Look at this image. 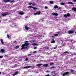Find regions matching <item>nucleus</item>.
Instances as JSON below:
<instances>
[{
  "label": "nucleus",
  "instance_id": "nucleus-48",
  "mask_svg": "<svg viewBox=\"0 0 76 76\" xmlns=\"http://www.w3.org/2000/svg\"><path fill=\"white\" fill-rule=\"evenodd\" d=\"M57 33L58 34H59L60 32H57Z\"/></svg>",
  "mask_w": 76,
  "mask_h": 76
},
{
  "label": "nucleus",
  "instance_id": "nucleus-28",
  "mask_svg": "<svg viewBox=\"0 0 76 76\" xmlns=\"http://www.w3.org/2000/svg\"><path fill=\"white\" fill-rule=\"evenodd\" d=\"M45 48H46V49H47V50H48V49H49V47H45Z\"/></svg>",
  "mask_w": 76,
  "mask_h": 76
},
{
  "label": "nucleus",
  "instance_id": "nucleus-11",
  "mask_svg": "<svg viewBox=\"0 0 76 76\" xmlns=\"http://www.w3.org/2000/svg\"><path fill=\"white\" fill-rule=\"evenodd\" d=\"M19 73V71H16L15 72L14 74H13V76H14L15 75H17Z\"/></svg>",
  "mask_w": 76,
  "mask_h": 76
},
{
  "label": "nucleus",
  "instance_id": "nucleus-20",
  "mask_svg": "<svg viewBox=\"0 0 76 76\" xmlns=\"http://www.w3.org/2000/svg\"><path fill=\"white\" fill-rule=\"evenodd\" d=\"M58 7L57 6V5H56L54 6V8L55 9H57V8H58Z\"/></svg>",
  "mask_w": 76,
  "mask_h": 76
},
{
  "label": "nucleus",
  "instance_id": "nucleus-52",
  "mask_svg": "<svg viewBox=\"0 0 76 76\" xmlns=\"http://www.w3.org/2000/svg\"><path fill=\"white\" fill-rule=\"evenodd\" d=\"M16 41H15L14 42V43H16Z\"/></svg>",
  "mask_w": 76,
  "mask_h": 76
},
{
  "label": "nucleus",
  "instance_id": "nucleus-38",
  "mask_svg": "<svg viewBox=\"0 0 76 76\" xmlns=\"http://www.w3.org/2000/svg\"><path fill=\"white\" fill-rule=\"evenodd\" d=\"M26 60V61H28V58H26L25 59Z\"/></svg>",
  "mask_w": 76,
  "mask_h": 76
},
{
  "label": "nucleus",
  "instance_id": "nucleus-44",
  "mask_svg": "<svg viewBox=\"0 0 76 76\" xmlns=\"http://www.w3.org/2000/svg\"><path fill=\"white\" fill-rule=\"evenodd\" d=\"M35 42V40H32V42Z\"/></svg>",
  "mask_w": 76,
  "mask_h": 76
},
{
  "label": "nucleus",
  "instance_id": "nucleus-40",
  "mask_svg": "<svg viewBox=\"0 0 76 76\" xmlns=\"http://www.w3.org/2000/svg\"><path fill=\"white\" fill-rule=\"evenodd\" d=\"M37 47H35L34 48V49H37Z\"/></svg>",
  "mask_w": 76,
  "mask_h": 76
},
{
  "label": "nucleus",
  "instance_id": "nucleus-43",
  "mask_svg": "<svg viewBox=\"0 0 76 76\" xmlns=\"http://www.w3.org/2000/svg\"><path fill=\"white\" fill-rule=\"evenodd\" d=\"M35 5H36V4H35L34 3V4H33V6H35Z\"/></svg>",
  "mask_w": 76,
  "mask_h": 76
},
{
  "label": "nucleus",
  "instance_id": "nucleus-5",
  "mask_svg": "<svg viewBox=\"0 0 76 76\" xmlns=\"http://www.w3.org/2000/svg\"><path fill=\"white\" fill-rule=\"evenodd\" d=\"M9 14V12H7L6 13L4 14H2L1 15L3 16H6L7 15Z\"/></svg>",
  "mask_w": 76,
  "mask_h": 76
},
{
  "label": "nucleus",
  "instance_id": "nucleus-46",
  "mask_svg": "<svg viewBox=\"0 0 76 76\" xmlns=\"http://www.w3.org/2000/svg\"><path fill=\"white\" fill-rule=\"evenodd\" d=\"M56 48H57V47H55L54 48V49H56Z\"/></svg>",
  "mask_w": 76,
  "mask_h": 76
},
{
  "label": "nucleus",
  "instance_id": "nucleus-29",
  "mask_svg": "<svg viewBox=\"0 0 76 76\" xmlns=\"http://www.w3.org/2000/svg\"><path fill=\"white\" fill-rule=\"evenodd\" d=\"M74 72V70L72 69L71 70V73H72V72Z\"/></svg>",
  "mask_w": 76,
  "mask_h": 76
},
{
  "label": "nucleus",
  "instance_id": "nucleus-10",
  "mask_svg": "<svg viewBox=\"0 0 76 76\" xmlns=\"http://www.w3.org/2000/svg\"><path fill=\"white\" fill-rule=\"evenodd\" d=\"M24 28H25V29L26 30H28V29H30L29 27H27V26H25L24 27Z\"/></svg>",
  "mask_w": 76,
  "mask_h": 76
},
{
  "label": "nucleus",
  "instance_id": "nucleus-30",
  "mask_svg": "<svg viewBox=\"0 0 76 76\" xmlns=\"http://www.w3.org/2000/svg\"><path fill=\"white\" fill-rule=\"evenodd\" d=\"M54 64V63H52L50 64V66H52V65H53Z\"/></svg>",
  "mask_w": 76,
  "mask_h": 76
},
{
  "label": "nucleus",
  "instance_id": "nucleus-17",
  "mask_svg": "<svg viewBox=\"0 0 76 76\" xmlns=\"http://www.w3.org/2000/svg\"><path fill=\"white\" fill-rule=\"evenodd\" d=\"M33 8V7H32V6H28V9H31V8Z\"/></svg>",
  "mask_w": 76,
  "mask_h": 76
},
{
  "label": "nucleus",
  "instance_id": "nucleus-4",
  "mask_svg": "<svg viewBox=\"0 0 76 76\" xmlns=\"http://www.w3.org/2000/svg\"><path fill=\"white\" fill-rule=\"evenodd\" d=\"M40 13H41V12L38 11L36 13H34V15H40Z\"/></svg>",
  "mask_w": 76,
  "mask_h": 76
},
{
  "label": "nucleus",
  "instance_id": "nucleus-6",
  "mask_svg": "<svg viewBox=\"0 0 76 76\" xmlns=\"http://www.w3.org/2000/svg\"><path fill=\"white\" fill-rule=\"evenodd\" d=\"M73 32H74V31H71V30L68 31V34H73Z\"/></svg>",
  "mask_w": 76,
  "mask_h": 76
},
{
  "label": "nucleus",
  "instance_id": "nucleus-31",
  "mask_svg": "<svg viewBox=\"0 0 76 76\" xmlns=\"http://www.w3.org/2000/svg\"><path fill=\"white\" fill-rule=\"evenodd\" d=\"M53 68H54V66H53V67H51L50 68V69H53Z\"/></svg>",
  "mask_w": 76,
  "mask_h": 76
},
{
  "label": "nucleus",
  "instance_id": "nucleus-36",
  "mask_svg": "<svg viewBox=\"0 0 76 76\" xmlns=\"http://www.w3.org/2000/svg\"><path fill=\"white\" fill-rule=\"evenodd\" d=\"M52 73H55V71H53L52 72Z\"/></svg>",
  "mask_w": 76,
  "mask_h": 76
},
{
  "label": "nucleus",
  "instance_id": "nucleus-39",
  "mask_svg": "<svg viewBox=\"0 0 76 76\" xmlns=\"http://www.w3.org/2000/svg\"><path fill=\"white\" fill-rule=\"evenodd\" d=\"M7 36L8 38H9V37H10V36L8 34H7Z\"/></svg>",
  "mask_w": 76,
  "mask_h": 76
},
{
  "label": "nucleus",
  "instance_id": "nucleus-3",
  "mask_svg": "<svg viewBox=\"0 0 76 76\" xmlns=\"http://www.w3.org/2000/svg\"><path fill=\"white\" fill-rule=\"evenodd\" d=\"M69 73V72H64L63 73L62 75L63 76H66V75H68Z\"/></svg>",
  "mask_w": 76,
  "mask_h": 76
},
{
  "label": "nucleus",
  "instance_id": "nucleus-23",
  "mask_svg": "<svg viewBox=\"0 0 76 76\" xmlns=\"http://www.w3.org/2000/svg\"><path fill=\"white\" fill-rule=\"evenodd\" d=\"M68 4H73V3L71 2H69L68 3Z\"/></svg>",
  "mask_w": 76,
  "mask_h": 76
},
{
  "label": "nucleus",
  "instance_id": "nucleus-42",
  "mask_svg": "<svg viewBox=\"0 0 76 76\" xmlns=\"http://www.w3.org/2000/svg\"><path fill=\"white\" fill-rule=\"evenodd\" d=\"M45 76H50V75L48 74V75H46Z\"/></svg>",
  "mask_w": 76,
  "mask_h": 76
},
{
  "label": "nucleus",
  "instance_id": "nucleus-34",
  "mask_svg": "<svg viewBox=\"0 0 76 76\" xmlns=\"http://www.w3.org/2000/svg\"><path fill=\"white\" fill-rule=\"evenodd\" d=\"M47 7H48L45 6V9H47Z\"/></svg>",
  "mask_w": 76,
  "mask_h": 76
},
{
  "label": "nucleus",
  "instance_id": "nucleus-35",
  "mask_svg": "<svg viewBox=\"0 0 76 76\" xmlns=\"http://www.w3.org/2000/svg\"><path fill=\"white\" fill-rule=\"evenodd\" d=\"M64 53H69L68 52L65 51L64 52Z\"/></svg>",
  "mask_w": 76,
  "mask_h": 76
},
{
  "label": "nucleus",
  "instance_id": "nucleus-32",
  "mask_svg": "<svg viewBox=\"0 0 76 76\" xmlns=\"http://www.w3.org/2000/svg\"><path fill=\"white\" fill-rule=\"evenodd\" d=\"M54 35V36H55V37H57V36H58V34H55Z\"/></svg>",
  "mask_w": 76,
  "mask_h": 76
},
{
  "label": "nucleus",
  "instance_id": "nucleus-60",
  "mask_svg": "<svg viewBox=\"0 0 76 76\" xmlns=\"http://www.w3.org/2000/svg\"><path fill=\"white\" fill-rule=\"evenodd\" d=\"M0 22H1V21H0Z\"/></svg>",
  "mask_w": 76,
  "mask_h": 76
},
{
  "label": "nucleus",
  "instance_id": "nucleus-22",
  "mask_svg": "<svg viewBox=\"0 0 76 76\" xmlns=\"http://www.w3.org/2000/svg\"><path fill=\"white\" fill-rule=\"evenodd\" d=\"M55 42H56L55 41V40H52L51 42V43H55Z\"/></svg>",
  "mask_w": 76,
  "mask_h": 76
},
{
  "label": "nucleus",
  "instance_id": "nucleus-58",
  "mask_svg": "<svg viewBox=\"0 0 76 76\" xmlns=\"http://www.w3.org/2000/svg\"><path fill=\"white\" fill-rule=\"evenodd\" d=\"M46 72H48V71H46Z\"/></svg>",
  "mask_w": 76,
  "mask_h": 76
},
{
  "label": "nucleus",
  "instance_id": "nucleus-27",
  "mask_svg": "<svg viewBox=\"0 0 76 76\" xmlns=\"http://www.w3.org/2000/svg\"><path fill=\"white\" fill-rule=\"evenodd\" d=\"M60 4H61V5H64V4H65L63 2H62V3H61Z\"/></svg>",
  "mask_w": 76,
  "mask_h": 76
},
{
  "label": "nucleus",
  "instance_id": "nucleus-53",
  "mask_svg": "<svg viewBox=\"0 0 76 76\" xmlns=\"http://www.w3.org/2000/svg\"><path fill=\"white\" fill-rule=\"evenodd\" d=\"M61 8L60 7H59L58 8V9H60Z\"/></svg>",
  "mask_w": 76,
  "mask_h": 76
},
{
  "label": "nucleus",
  "instance_id": "nucleus-55",
  "mask_svg": "<svg viewBox=\"0 0 76 76\" xmlns=\"http://www.w3.org/2000/svg\"><path fill=\"white\" fill-rule=\"evenodd\" d=\"M7 56H6V55H5V57H7Z\"/></svg>",
  "mask_w": 76,
  "mask_h": 76
},
{
  "label": "nucleus",
  "instance_id": "nucleus-25",
  "mask_svg": "<svg viewBox=\"0 0 76 76\" xmlns=\"http://www.w3.org/2000/svg\"><path fill=\"white\" fill-rule=\"evenodd\" d=\"M19 48V46H17L15 47V49H16L17 48Z\"/></svg>",
  "mask_w": 76,
  "mask_h": 76
},
{
  "label": "nucleus",
  "instance_id": "nucleus-19",
  "mask_svg": "<svg viewBox=\"0 0 76 76\" xmlns=\"http://www.w3.org/2000/svg\"><path fill=\"white\" fill-rule=\"evenodd\" d=\"M50 4H54V2H53V1H50Z\"/></svg>",
  "mask_w": 76,
  "mask_h": 76
},
{
  "label": "nucleus",
  "instance_id": "nucleus-61",
  "mask_svg": "<svg viewBox=\"0 0 76 76\" xmlns=\"http://www.w3.org/2000/svg\"><path fill=\"white\" fill-rule=\"evenodd\" d=\"M0 17H1V16H0Z\"/></svg>",
  "mask_w": 76,
  "mask_h": 76
},
{
  "label": "nucleus",
  "instance_id": "nucleus-9",
  "mask_svg": "<svg viewBox=\"0 0 76 76\" xmlns=\"http://www.w3.org/2000/svg\"><path fill=\"white\" fill-rule=\"evenodd\" d=\"M5 51V50H4L3 49H1L0 51V52H1V53H4Z\"/></svg>",
  "mask_w": 76,
  "mask_h": 76
},
{
  "label": "nucleus",
  "instance_id": "nucleus-59",
  "mask_svg": "<svg viewBox=\"0 0 76 76\" xmlns=\"http://www.w3.org/2000/svg\"><path fill=\"white\" fill-rule=\"evenodd\" d=\"M69 74L68 75V76H69Z\"/></svg>",
  "mask_w": 76,
  "mask_h": 76
},
{
  "label": "nucleus",
  "instance_id": "nucleus-51",
  "mask_svg": "<svg viewBox=\"0 0 76 76\" xmlns=\"http://www.w3.org/2000/svg\"><path fill=\"white\" fill-rule=\"evenodd\" d=\"M73 41V39L71 40V42H72V41Z\"/></svg>",
  "mask_w": 76,
  "mask_h": 76
},
{
  "label": "nucleus",
  "instance_id": "nucleus-33",
  "mask_svg": "<svg viewBox=\"0 0 76 76\" xmlns=\"http://www.w3.org/2000/svg\"><path fill=\"white\" fill-rule=\"evenodd\" d=\"M32 4V3L31 2H30V3H28V4L29 5H31V4Z\"/></svg>",
  "mask_w": 76,
  "mask_h": 76
},
{
  "label": "nucleus",
  "instance_id": "nucleus-2",
  "mask_svg": "<svg viewBox=\"0 0 76 76\" xmlns=\"http://www.w3.org/2000/svg\"><path fill=\"white\" fill-rule=\"evenodd\" d=\"M70 15L69 13H67L66 15V14H65L64 15V17H65L66 18H67V17H70Z\"/></svg>",
  "mask_w": 76,
  "mask_h": 76
},
{
  "label": "nucleus",
  "instance_id": "nucleus-21",
  "mask_svg": "<svg viewBox=\"0 0 76 76\" xmlns=\"http://www.w3.org/2000/svg\"><path fill=\"white\" fill-rule=\"evenodd\" d=\"M41 65H42V64H40L37 65V66L38 67H39V66H41Z\"/></svg>",
  "mask_w": 76,
  "mask_h": 76
},
{
  "label": "nucleus",
  "instance_id": "nucleus-15",
  "mask_svg": "<svg viewBox=\"0 0 76 76\" xmlns=\"http://www.w3.org/2000/svg\"><path fill=\"white\" fill-rule=\"evenodd\" d=\"M43 66H44L45 67H48V65L47 64H45L43 65Z\"/></svg>",
  "mask_w": 76,
  "mask_h": 76
},
{
  "label": "nucleus",
  "instance_id": "nucleus-14",
  "mask_svg": "<svg viewBox=\"0 0 76 76\" xmlns=\"http://www.w3.org/2000/svg\"><path fill=\"white\" fill-rule=\"evenodd\" d=\"M72 10H74V11H76V7H74L72 8Z\"/></svg>",
  "mask_w": 76,
  "mask_h": 76
},
{
  "label": "nucleus",
  "instance_id": "nucleus-45",
  "mask_svg": "<svg viewBox=\"0 0 76 76\" xmlns=\"http://www.w3.org/2000/svg\"><path fill=\"white\" fill-rule=\"evenodd\" d=\"M54 37H54V36H52V38H54Z\"/></svg>",
  "mask_w": 76,
  "mask_h": 76
},
{
  "label": "nucleus",
  "instance_id": "nucleus-8",
  "mask_svg": "<svg viewBox=\"0 0 76 76\" xmlns=\"http://www.w3.org/2000/svg\"><path fill=\"white\" fill-rule=\"evenodd\" d=\"M30 67H33L32 66H24L23 67V68L24 69H28V68H30Z\"/></svg>",
  "mask_w": 76,
  "mask_h": 76
},
{
  "label": "nucleus",
  "instance_id": "nucleus-37",
  "mask_svg": "<svg viewBox=\"0 0 76 76\" xmlns=\"http://www.w3.org/2000/svg\"><path fill=\"white\" fill-rule=\"evenodd\" d=\"M37 53V51H35L33 52V53Z\"/></svg>",
  "mask_w": 76,
  "mask_h": 76
},
{
  "label": "nucleus",
  "instance_id": "nucleus-47",
  "mask_svg": "<svg viewBox=\"0 0 76 76\" xmlns=\"http://www.w3.org/2000/svg\"><path fill=\"white\" fill-rule=\"evenodd\" d=\"M31 55V54H29L28 55V56H30Z\"/></svg>",
  "mask_w": 76,
  "mask_h": 76
},
{
  "label": "nucleus",
  "instance_id": "nucleus-57",
  "mask_svg": "<svg viewBox=\"0 0 76 76\" xmlns=\"http://www.w3.org/2000/svg\"><path fill=\"white\" fill-rule=\"evenodd\" d=\"M75 34H76V32H75Z\"/></svg>",
  "mask_w": 76,
  "mask_h": 76
},
{
  "label": "nucleus",
  "instance_id": "nucleus-50",
  "mask_svg": "<svg viewBox=\"0 0 76 76\" xmlns=\"http://www.w3.org/2000/svg\"><path fill=\"white\" fill-rule=\"evenodd\" d=\"M54 38L51 39V40H54Z\"/></svg>",
  "mask_w": 76,
  "mask_h": 76
},
{
  "label": "nucleus",
  "instance_id": "nucleus-49",
  "mask_svg": "<svg viewBox=\"0 0 76 76\" xmlns=\"http://www.w3.org/2000/svg\"><path fill=\"white\" fill-rule=\"evenodd\" d=\"M73 1H74L75 2H76V0H73Z\"/></svg>",
  "mask_w": 76,
  "mask_h": 76
},
{
  "label": "nucleus",
  "instance_id": "nucleus-12",
  "mask_svg": "<svg viewBox=\"0 0 76 76\" xmlns=\"http://www.w3.org/2000/svg\"><path fill=\"white\" fill-rule=\"evenodd\" d=\"M10 0H4V3H7V2H9Z\"/></svg>",
  "mask_w": 76,
  "mask_h": 76
},
{
  "label": "nucleus",
  "instance_id": "nucleus-1",
  "mask_svg": "<svg viewBox=\"0 0 76 76\" xmlns=\"http://www.w3.org/2000/svg\"><path fill=\"white\" fill-rule=\"evenodd\" d=\"M29 41H26L24 42V44H23L22 46V49H26V48H29V47H28V45H29V43H28V42Z\"/></svg>",
  "mask_w": 76,
  "mask_h": 76
},
{
  "label": "nucleus",
  "instance_id": "nucleus-26",
  "mask_svg": "<svg viewBox=\"0 0 76 76\" xmlns=\"http://www.w3.org/2000/svg\"><path fill=\"white\" fill-rule=\"evenodd\" d=\"M33 45H34V46L35 45H38V44L37 43H34L32 44Z\"/></svg>",
  "mask_w": 76,
  "mask_h": 76
},
{
  "label": "nucleus",
  "instance_id": "nucleus-18",
  "mask_svg": "<svg viewBox=\"0 0 76 76\" xmlns=\"http://www.w3.org/2000/svg\"><path fill=\"white\" fill-rule=\"evenodd\" d=\"M10 3H15V0L10 1Z\"/></svg>",
  "mask_w": 76,
  "mask_h": 76
},
{
  "label": "nucleus",
  "instance_id": "nucleus-24",
  "mask_svg": "<svg viewBox=\"0 0 76 76\" xmlns=\"http://www.w3.org/2000/svg\"><path fill=\"white\" fill-rule=\"evenodd\" d=\"M33 10H37V8L35 7H33Z\"/></svg>",
  "mask_w": 76,
  "mask_h": 76
},
{
  "label": "nucleus",
  "instance_id": "nucleus-56",
  "mask_svg": "<svg viewBox=\"0 0 76 76\" xmlns=\"http://www.w3.org/2000/svg\"><path fill=\"white\" fill-rule=\"evenodd\" d=\"M75 55H76V53H75Z\"/></svg>",
  "mask_w": 76,
  "mask_h": 76
},
{
  "label": "nucleus",
  "instance_id": "nucleus-54",
  "mask_svg": "<svg viewBox=\"0 0 76 76\" xmlns=\"http://www.w3.org/2000/svg\"><path fill=\"white\" fill-rule=\"evenodd\" d=\"M1 73L0 72V75H1Z\"/></svg>",
  "mask_w": 76,
  "mask_h": 76
},
{
  "label": "nucleus",
  "instance_id": "nucleus-13",
  "mask_svg": "<svg viewBox=\"0 0 76 76\" xmlns=\"http://www.w3.org/2000/svg\"><path fill=\"white\" fill-rule=\"evenodd\" d=\"M19 14L21 15H24V13L23 12H19Z\"/></svg>",
  "mask_w": 76,
  "mask_h": 76
},
{
  "label": "nucleus",
  "instance_id": "nucleus-16",
  "mask_svg": "<svg viewBox=\"0 0 76 76\" xmlns=\"http://www.w3.org/2000/svg\"><path fill=\"white\" fill-rule=\"evenodd\" d=\"M1 44H4V42H3V39H1Z\"/></svg>",
  "mask_w": 76,
  "mask_h": 76
},
{
  "label": "nucleus",
  "instance_id": "nucleus-7",
  "mask_svg": "<svg viewBox=\"0 0 76 76\" xmlns=\"http://www.w3.org/2000/svg\"><path fill=\"white\" fill-rule=\"evenodd\" d=\"M52 14L53 15H54V16H58V14L56 13H52Z\"/></svg>",
  "mask_w": 76,
  "mask_h": 76
},
{
  "label": "nucleus",
  "instance_id": "nucleus-41",
  "mask_svg": "<svg viewBox=\"0 0 76 76\" xmlns=\"http://www.w3.org/2000/svg\"><path fill=\"white\" fill-rule=\"evenodd\" d=\"M3 56H0V58H3Z\"/></svg>",
  "mask_w": 76,
  "mask_h": 76
}]
</instances>
